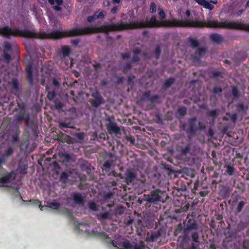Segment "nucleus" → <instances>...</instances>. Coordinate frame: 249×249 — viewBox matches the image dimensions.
<instances>
[{"mask_svg":"<svg viewBox=\"0 0 249 249\" xmlns=\"http://www.w3.org/2000/svg\"><path fill=\"white\" fill-rule=\"evenodd\" d=\"M110 241L112 246L117 249H133V246L130 244L127 240H124L123 241H121L119 240H110Z\"/></svg>","mask_w":249,"mask_h":249,"instance_id":"nucleus-11","label":"nucleus"},{"mask_svg":"<svg viewBox=\"0 0 249 249\" xmlns=\"http://www.w3.org/2000/svg\"><path fill=\"white\" fill-rule=\"evenodd\" d=\"M26 79L27 81L30 86H33L34 84V77L33 74L32 73H27L26 74Z\"/></svg>","mask_w":249,"mask_h":249,"instance_id":"nucleus-46","label":"nucleus"},{"mask_svg":"<svg viewBox=\"0 0 249 249\" xmlns=\"http://www.w3.org/2000/svg\"><path fill=\"white\" fill-rule=\"evenodd\" d=\"M224 168L226 169V172L228 175L232 176L235 174V169L234 167L230 165H225Z\"/></svg>","mask_w":249,"mask_h":249,"instance_id":"nucleus-34","label":"nucleus"},{"mask_svg":"<svg viewBox=\"0 0 249 249\" xmlns=\"http://www.w3.org/2000/svg\"><path fill=\"white\" fill-rule=\"evenodd\" d=\"M88 205L90 210L95 211H100L101 210H104V209L106 208V207L104 206V204L102 205H99L93 202H89Z\"/></svg>","mask_w":249,"mask_h":249,"instance_id":"nucleus-26","label":"nucleus"},{"mask_svg":"<svg viewBox=\"0 0 249 249\" xmlns=\"http://www.w3.org/2000/svg\"><path fill=\"white\" fill-rule=\"evenodd\" d=\"M128 24V22L121 21L116 23H112L97 27L90 26L76 28L68 31L67 36H74L87 35L92 33H102L106 35V38L107 42H111L113 41V38L108 35V32L131 30L130 29H125V24Z\"/></svg>","mask_w":249,"mask_h":249,"instance_id":"nucleus-3","label":"nucleus"},{"mask_svg":"<svg viewBox=\"0 0 249 249\" xmlns=\"http://www.w3.org/2000/svg\"><path fill=\"white\" fill-rule=\"evenodd\" d=\"M20 130L18 128L17 130H16V133L13 135L12 136V140L13 142H18L19 141V135L20 134Z\"/></svg>","mask_w":249,"mask_h":249,"instance_id":"nucleus-51","label":"nucleus"},{"mask_svg":"<svg viewBox=\"0 0 249 249\" xmlns=\"http://www.w3.org/2000/svg\"><path fill=\"white\" fill-rule=\"evenodd\" d=\"M125 175L126 182L128 185L132 184L137 178V173L133 169L127 170Z\"/></svg>","mask_w":249,"mask_h":249,"instance_id":"nucleus-17","label":"nucleus"},{"mask_svg":"<svg viewBox=\"0 0 249 249\" xmlns=\"http://www.w3.org/2000/svg\"><path fill=\"white\" fill-rule=\"evenodd\" d=\"M25 71L26 74L33 73V66L31 63H28L26 65Z\"/></svg>","mask_w":249,"mask_h":249,"instance_id":"nucleus-54","label":"nucleus"},{"mask_svg":"<svg viewBox=\"0 0 249 249\" xmlns=\"http://www.w3.org/2000/svg\"><path fill=\"white\" fill-rule=\"evenodd\" d=\"M198 127H197L198 130H204L206 129L205 124L202 122H200V121L198 122Z\"/></svg>","mask_w":249,"mask_h":249,"instance_id":"nucleus-62","label":"nucleus"},{"mask_svg":"<svg viewBox=\"0 0 249 249\" xmlns=\"http://www.w3.org/2000/svg\"><path fill=\"white\" fill-rule=\"evenodd\" d=\"M30 202H32V203L36 206H39L40 210H42V206L41 205V202L38 199H33L31 200Z\"/></svg>","mask_w":249,"mask_h":249,"instance_id":"nucleus-57","label":"nucleus"},{"mask_svg":"<svg viewBox=\"0 0 249 249\" xmlns=\"http://www.w3.org/2000/svg\"><path fill=\"white\" fill-rule=\"evenodd\" d=\"M69 176V174L67 172H63L61 173L60 175V180L64 182H66Z\"/></svg>","mask_w":249,"mask_h":249,"instance_id":"nucleus-52","label":"nucleus"},{"mask_svg":"<svg viewBox=\"0 0 249 249\" xmlns=\"http://www.w3.org/2000/svg\"><path fill=\"white\" fill-rule=\"evenodd\" d=\"M180 152L182 155H186L190 152V147L189 144H187L185 146H180Z\"/></svg>","mask_w":249,"mask_h":249,"instance_id":"nucleus-42","label":"nucleus"},{"mask_svg":"<svg viewBox=\"0 0 249 249\" xmlns=\"http://www.w3.org/2000/svg\"><path fill=\"white\" fill-rule=\"evenodd\" d=\"M60 206L61 205L59 203L56 202H52L49 204L48 207L50 208L53 210H58L60 208Z\"/></svg>","mask_w":249,"mask_h":249,"instance_id":"nucleus-47","label":"nucleus"},{"mask_svg":"<svg viewBox=\"0 0 249 249\" xmlns=\"http://www.w3.org/2000/svg\"><path fill=\"white\" fill-rule=\"evenodd\" d=\"M2 47L4 49L3 51L11 52L12 50L11 44L7 41H5L2 44Z\"/></svg>","mask_w":249,"mask_h":249,"instance_id":"nucleus-39","label":"nucleus"},{"mask_svg":"<svg viewBox=\"0 0 249 249\" xmlns=\"http://www.w3.org/2000/svg\"><path fill=\"white\" fill-rule=\"evenodd\" d=\"M1 61L4 62L9 64L12 60V56L11 54H9L8 52L2 51L1 54Z\"/></svg>","mask_w":249,"mask_h":249,"instance_id":"nucleus-27","label":"nucleus"},{"mask_svg":"<svg viewBox=\"0 0 249 249\" xmlns=\"http://www.w3.org/2000/svg\"><path fill=\"white\" fill-rule=\"evenodd\" d=\"M11 84L12 86L13 90L18 93H20L22 92V87L20 85L18 79L14 78L11 80Z\"/></svg>","mask_w":249,"mask_h":249,"instance_id":"nucleus-21","label":"nucleus"},{"mask_svg":"<svg viewBox=\"0 0 249 249\" xmlns=\"http://www.w3.org/2000/svg\"><path fill=\"white\" fill-rule=\"evenodd\" d=\"M56 96V94L54 91H50L47 93V98L50 101H53Z\"/></svg>","mask_w":249,"mask_h":249,"instance_id":"nucleus-53","label":"nucleus"},{"mask_svg":"<svg viewBox=\"0 0 249 249\" xmlns=\"http://www.w3.org/2000/svg\"><path fill=\"white\" fill-rule=\"evenodd\" d=\"M61 213L68 217H71L72 216L71 211L66 208H64L61 209Z\"/></svg>","mask_w":249,"mask_h":249,"instance_id":"nucleus-45","label":"nucleus"},{"mask_svg":"<svg viewBox=\"0 0 249 249\" xmlns=\"http://www.w3.org/2000/svg\"><path fill=\"white\" fill-rule=\"evenodd\" d=\"M56 139L62 142H67L68 143H72L73 139L70 136L59 131L56 136Z\"/></svg>","mask_w":249,"mask_h":249,"instance_id":"nucleus-18","label":"nucleus"},{"mask_svg":"<svg viewBox=\"0 0 249 249\" xmlns=\"http://www.w3.org/2000/svg\"><path fill=\"white\" fill-rule=\"evenodd\" d=\"M207 49L206 48L198 47L194 53L192 55L193 59L195 60H199L202 57L207 53Z\"/></svg>","mask_w":249,"mask_h":249,"instance_id":"nucleus-19","label":"nucleus"},{"mask_svg":"<svg viewBox=\"0 0 249 249\" xmlns=\"http://www.w3.org/2000/svg\"><path fill=\"white\" fill-rule=\"evenodd\" d=\"M161 53V49L160 46V45H156V48L152 53L153 56L155 57L156 59H159L160 58Z\"/></svg>","mask_w":249,"mask_h":249,"instance_id":"nucleus-29","label":"nucleus"},{"mask_svg":"<svg viewBox=\"0 0 249 249\" xmlns=\"http://www.w3.org/2000/svg\"><path fill=\"white\" fill-rule=\"evenodd\" d=\"M132 66L131 65V63L130 62H128L124 65L123 71L125 73L128 71L132 69Z\"/></svg>","mask_w":249,"mask_h":249,"instance_id":"nucleus-49","label":"nucleus"},{"mask_svg":"<svg viewBox=\"0 0 249 249\" xmlns=\"http://www.w3.org/2000/svg\"><path fill=\"white\" fill-rule=\"evenodd\" d=\"M90 96L91 98L89 99V102L92 107L97 108L105 103L104 98L97 89L91 90Z\"/></svg>","mask_w":249,"mask_h":249,"instance_id":"nucleus-6","label":"nucleus"},{"mask_svg":"<svg viewBox=\"0 0 249 249\" xmlns=\"http://www.w3.org/2000/svg\"><path fill=\"white\" fill-rule=\"evenodd\" d=\"M211 40L218 44H220L223 41V37L222 35L217 34L213 33L210 35Z\"/></svg>","mask_w":249,"mask_h":249,"instance_id":"nucleus-24","label":"nucleus"},{"mask_svg":"<svg viewBox=\"0 0 249 249\" xmlns=\"http://www.w3.org/2000/svg\"><path fill=\"white\" fill-rule=\"evenodd\" d=\"M236 111L238 113H245L249 108V103L239 102L234 105Z\"/></svg>","mask_w":249,"mask_h":249,"instance_id":"nucleus-20","label":"nucleus"},{"mask_svg":"<svg viewBox=\"0 0 249 249\" xmlns=\"http://www.w3.org/2000/svg\"><path fill=\"white\" fill-rule=\"evenodd\" d=\"M29 145V141L28 139L23 140L20 143V149L22 150H27Z\"/></svg>","mask_w":249,"mask_h":249,"instance_id":"nucleus-40","label":"nucleus"},{"mask_svg":"<svg viewBox=\"0 0 249 249\" xmlns=\"http://www.w3.org/2000/svg\"><path fill=\"white\" fill-rule=\"evenodd\" d=\"M59 127L60 129L64 131V132L68 133V130H65V129L67 128H72V126H71V123H66L63 122L59 123Z\"/></svg>","mask_w":249,"mask_h":249,"instance_id":"nucleus-30","label":"nucleus"},{"mask_svg":"<svg viewBox=\"0 0 249 249\" xmlns=\"http://www.w3.org/2000/svg\"><path fill=\"white\" fill-rule=\"evenodd\" d=\"M231 198L233 203H236L238 202L236 211L237 213H240L247 203L246 199L244 198H241V196L238 195H234V194L232 195Z\"/></svg>","mask_w":249,"mask_h":249,"instance_id":"nucleus-12","label":"nucleus"},{"mask_svg":"<svg viewBox=\"0 0 249 249\" xmlns=\"http://www.w3.org/2000/svg\"><path fill=\"white\" fill-rule=\"evenodd\" d=\"M166 231L162 228H160L157 231H152L151 233H148L145 240L147 242L157 241L165 237Z\"/></svg>","mask_w":249,"mask_h":249,"instance_id":"nucleus-7","label":"nucleus"},{"mask_svg":"<svg viewBox=\"0 0 249 249\" xmlns=\"http://www.w3.org/2000/svg\"><path fill=\"white\" fill-rule=\"evenodd\" d=\"M198 227L197 221L194 218H189L184 223L182 236L179 237L183 247L187 249H198L200 241L199 234L196 231Z\"/></svg>","mask_w":249,"mask_h":249,"instance_id":"nucleus-4","label":"nucleus"},{"mask_svg":"<svg viewBox=\"0 0 249 249\" xmlns=\"http://www.w3.org/2000/svg\"><path fill=\"white\" fill-rule=\"evenodd\" d=\"M61 52L60 54V57L61 62H64L66 66H68L69 62V60L66 57H69L71 53V48L67 45L61 46Z\"/></svg>","mask_w":249,"mask_h":249,"instance_id":"nucleus-13","label":"nucleus"},{"mask_svg":"<svg viewBox=\"0 0 249 249\" xmlns=\"http://www.w3.org/2000/svg\"><path fill=\"white\" fill-rule=\"evenodd\" d=\"M142 50L139 48H137L132 51L133 56L131 58V62L137 63L140 61L139 54H141Z\"/></svg>","mask_w":249,"mask_h":249,"instance_id":"nucleus-22","label":"nucleus"},{"mask_svg":"<svg viewBox=\"0 0 249 249\" xmlns=\"http://www.w3.org/2000/svg\"><path fill=\"white\" fill-rule=\"evenodd\" d=\"M26 118V115L25 114V111H20L18 114L15 115V120L18 122L20 123L22 120H24L25 121V119Z\"/></svg>","mask_w":249,"mask_h":249,"instance_id":"nucleus-28","label":"nucleus"},{"mask_svg":"<svg viewBox=\"0 0 249 249\" xmlns=\"http://www.w3.org/2000/svg\"><path fill=\"white\" fill-rule=\"evenodd\" d=\"M197 119L196 117H192L188 120L189 128L187 133L192 136H195L198 128L196 126Z\"/></svg>","mask_w":249,"mask_h":249,"instance_id":"nucleus-16","label":"nucleus"},{"mask_svg":"<svg viewBox=\"0 0 249 249\" xmlns=\"http://www.w3.org/2000/svg\"><path fill=\"white\" fill-rule=\"evenodd\" d=\"M0 35L4 37L9 39L11 36H20L28 38L37 39H59L68 36L67 31L63 32L56 30L50 33L42 32L36 33L35 30L30 31L28 29H12L8 26L0 28Z\"/></svg>","mask_w":249,"mask_h":249,"instance_id":"nucleus-2","label":"nucleus"},{"mask_svg":"<svg viewBox=\"0 0 249 249\" xmlns=\"http://www.w3.org/2000/svg\"><path fill=\"white\" fill-rule=\"evenodd\" d=\"M15 175L13 171L7 172L5 176L0 178V187H5L7 186L6 184L10 183L11 181L15 179Z\"/></svg>","mask_w":249,"mask_h":249,"instance_id":"nucleus-15","label":"nucleus"},{"mask_svg":"<svg viewBox=\"0 0 249 249\" xmlns=\"http://www.w3.org/2000/svg\"><path fill=\"white\" fill-rule=\"evenodd\" d=\"M55 108L58 110H62L63 107V104L62 103L59 101H55L54 104Z\"/></svg>","mask_w":249,"mask_h":249,"instance_id":"nucleus-59","label":"nucleus"},{"mask_svg":"<svg viewBox=\"0 0 249 249\" xmlns=\"http://www.w3.org/2000/svg\"><path fill=\"white\" fill-rule=\"evenodd\" d=\"M113 206V203H104V206L106 207V208L104 209V210H101L102 212L97 213L96 217L97 219L100 221H103L106 219H111L112 217V214L108 210H107V208L110 209Z\"/></svg>","mask_w":249,"mask_h":249,"instance_id":"nucleus-8","label":"nucleus"},{"mask_svg":"<svg viewBox=\"0 0 249 249\" xmlns=\"http://www.w3.org/2000/svg\"><path fill=\"white\" fill-rule=\"evenodd\" d=\"M207 114L208 116L212 117L213 119H214L217 117L218 115V113L216 109H212L209 111Z\"/></svg>","mask_w":249,"mask_h":249,"instance_id":"nucleus-48","label":"nucleus"},{"mask_svg":"<svg viewBox=\"0 0 249 249\" xmlns=\"http://www.w3.org/2000/svg\"><path fill=\"white\" fill-rule=\"evenodd\" d=\"M222 88L220 87H217V86L214 87L213 89V92L214 93H219L222 92Z\"/></svg>","mask_w":249,"mask_h":249,"instance_id":"nucleus-64","label":"nucleus"},{"mask_svg":"<svg viewBox=\"0 0 249 249\" xmlns=\"http://www.w3.org/2000/svg\"><path fill=\"white\" fill-rule=\"evenodd\" d=\"M157 6L156 4L154 2H152L150 4V12L151 13H154L156 11Z\"/></svg>","mask_w":249,"mask_h":249,"instance_id":"nucleus-61","label":"nucleus"},{"mask_svg":"<svg viewBox=\"0 0 249 249\" xmlns=\"http://www.w3.org/2000/svg\"><path fill=\"white\" fill-rule=\"evenodd\" d=\"M175 79L174 78H170L166 80L163 85V88L168 89L170 88L172 85L175 82Z\"/></svg>","mask_w":249,"mask_h":249,"instance_id":"nucleus-36","label":"nucleus"},{"mask_svg":"<svg viewBox=\"0 0 249 249\" xmlns=\"http://www.w3.org/2000/svg\"><path fill=\"white\" fill-rule=\"evenodd\" d=\"M107 129L109 134L116 135H121V131L117 124L111 120H109L108 123L106 124Z\"/></svg>","mask_w":249,"mask_h":249,"instance_id":"nucleus-14","label":"nucleus"},{"mask_svg":"<svg viewBox=\"0 0 249 249\" xmlns=\"http://www.w3.org/2000/svg\"><path fill=\"white\" fill-rule=\"evenodd\" d=\"M52 86L56 89H58L60 86V82L56 78H52L50 80Z\"/></svg>","mask_w":249,"mask_h":249,"instance_id":"nucleus-43","label":"nucleus"},{"mask_svg":"<svg viewBox=\"0 0 249 249\" xmlns=\"http://www.w3.org/2000/svg\"><path fill=\"white\" fill-rule=\"evenodd\" d=\"M188 41L190 44L191 47L193 49L197 48L199 47L200 43L196 39L189 37L188 38Z\"/></svg>","mask_w":249,"mask_h":249,"instance_id":"nucleus-31","label":"nucleus"},{"mask_svg":"<svg viewBox=\"0 0 249 249\" xmlns=\"http://www.w3.org/2000/svg\"><path fill=\"white\" fill-rule=\"evenodd\" d=\"M71 198H68L67 199V202L69 203L70 201L72 200L74 205H72L71 206H75L76 205L83 206L84 205V197L80 193H72L71 195Z\"/></svg>","mask_w":249,"mask_h":249,"instance_id":"nucleus-9","label":"nucleus"},{"mask_svg":"<svg viewBox=\"0 0 249 249\" xmlns=\"http://www.w3.org/2000/svg\"><path fill=\"white\" fill-rule=\"evenodd\" d=\"M26 127L31 130V133L34 137L38 136V125L33 120H31L29 115H26L25 119Z\"/></svg>","mask_w":249,"mask_h":249,"instance_id":"nucleus-10","label":"nucleus"},{"mask_svg":"<svg viewBox=\"0 0 249 249\" xmlns=\"http://www.w3.org/2000/svg\"><path fill=\"white\" fill-rule=\"evenodd\" d=\"M211 76L213 78H224V72L219 71H213L211 72Z\"/></svg>","mask_w":249,"mask_h":249,"instance_id":"nucleus-32","label":"nucleus"},{"mask_svg":"<svg viewBox=\"0 0 249 249\" xmlns=\"http://www.w3.org/2000/svg\"><path fill=\"white\" fill-rule=\"evenodd\" d=\"M176 188L185 192L187 190V187L185 182L180 179L177 180L174 185Z\"/></svg>","mask_w":249,"mask_h":249,"instance_id":"nucleus-25","label":"nucleus"},{"mask_svg":"<svg viewBox=\"0 0 249 249\" xmlns=\"http://www.w3.org/2000/svg\"><path fill=\"white\" fill-rule=\"evenodd\" d=\"M237 231H233L231 230L228 231L226 234V235L227 237L235 238L237 236Z\"/></svg>","mask_w":249,"mask_h":249,"instance_id":"nucleus-50","label":"nucleus"},{"mask_svg":"<svg viewBox=\"0 0 249 249\" xmlns=\"http://www.w3.org/2000/svg\"><path fill=\"white\" fill-rule=\"evenodd\" d=\"M97 19L104 18H105V14L103 12L96 11L94 13Z\"/></svg>","mask_w":249,"mask_h":249,"instance_id":"nucleus-60","label":"nucleus"},{"mask_svg":"<svg viewBox=\"0 0 249 249\" xmlns=\"http://www.w3.org/2000/svg\"><path fill=\"white\" fill-rule=\"evenodd\" d=\"M187 113V108L185 106H181L178 108L177 110V115H179L180 116H184Z\"/></svg>","mask_w":249,"mask_h":249,"instance_id":"nucleus-37","label":"nucleus"},{"mask_svg":"<svg viewBox=\"0 0 249 249\" xmlns=\"http://www.w3.org/2000/svg\"><path fill=\"white\" fill-rule=\"evenodd\" d=\"M14 153V150L12 147H8L7 148V149L5 151L4 153L3 154V155L1 156V158H3V159H7L11 155H12Z\"/></svg>","mask_w":249,"mask_h":249,"instance_id":"nucleus-33","label":"nucleus"},{"mask_svg":"<svg viewBox=\"0 0 249 249\" xmlns=\"http://www.w3.org/2000/svg\"><path fill=\"white\" fill-rule=\"evenodd\" d=\"M111 166H112V164L110 161H109V160L106 161L104 163V164L102 167L103 172H104L105 171H106V172H109L110 169H111Z\"/></svg>","mask_w":249,"mask_h":249,"instance_id":"nucleus-35","label":"nucleus"},{"mask_svg":"<svg viewBox=\"0 0 249 249\" xmlns=\"http://www.w3.org/2000/svg\"><path fill=\"white\" fill-rule=\"evenodd\" d=\"M158 10H159V18H160L161 20H162V19H163L165 18V12H164V10H163L162 8H159Z\"/></svg>","mask_w":249,"mask_h":249,"instance_id":"nucleus-58","label":"nucleus"},{"mask_svg":"<svg viewBox=\"0 0 249 249\" xmlns=\"http://www.w3.org/2000/svg\"><path fill=\"white\" fill-rule=\"evenodd\" d=\"M125 29H130L131 30L160 27L167 28H203L206 27L244 30L249 32V24L243 23L238 21L219 22L214 19L201 21L191 19L180 20L175 18L159 21L155 16H152L149 20H142L140 21L130 22L128 24H125Z\"/></svg>","mask_w":249,"mask_h":249,"instance_id":"nucleus-1","label":"nucleus"},{"mask_svg":"<svg viewBox=\"0 0 249 249\" xmlns=\"http://www.w3.org/2000/svg\"><path fill=\"white\" fill-rule=\"evenodd\" d=\"M125 211V208L122 206H117L114 210V214L117 216L123 214Z\"/></svg>","mask_w":249,"mask_h":249,"instance_id":"nucleus-38","label":"nucleus"},{"mask_svg":"<svg viewBox=\"0 0 249 249\" xmlns=\"http://www.w3.org/2000/svg\"><path fill=\"white\" fill-rule=\"evenodd\" d=\"M232 95L236 98H238L239 97L240 93H239L238 89L236 87H234L232 88Z\"/></svg>","mask_w":249,"mask_h":249,"instance_id":"nucleus-56","label":"nucleus"},{"mask_svg":"<svg viewBox=\"0 0 249 249\" xmlns=\"http://www.w3.org/2000/svg\"><path fill=\"white\" fill-rule=\"evenodd\" d=\"M144 96L149 101L154 103L155 102L156 100L158 98V96L153 95L150 96V93L149 92H146L144 93Z\"/></svg>","mask_w":249,"mask_h":249,"instance_id":"nucleus-41","label":"nucleus"},{"mask_svg":"<svg viewBox=\"0 0 249 249\" xmlns=\"http://www.w3.org/2000/svg\"><path fill=\"white\" fill-rule=\"evenodd\" d=\"M73 136L81 141L83 140L85 137V134L84 132L75 133Z\"/></svg>","mask_w":249,"mask_h":249,"instance_id":"nucleus-55","label":"nucleus"},{"mask_svg":"<svg viewBox=\"0 0 249 249\" xmlns=\"http://www.w3.org/2000/svg\"><path fill=\"white\" fill-rule=\"evenodd\" d=\"M169 197L165 191L159 189H154L148 195L144 194L141 200L147 208L155 207L157 210L160 208V203L165 202Z\"/></svg>","mask_w":249,"mask_h":249,"instance_id":"nucleus-5","label":"nucleus"},{"mask_svg":"<svg viewBox=\"0 0 249 249\" xmlns=\"http://www.w3.org/2000/svg\"><path fill=\"white\" fill-rule=\"evenodd\" d=\"M199 5L203 6L205 9L212 10L214 6L206 0H195Z\"/></svg>","mask_w":249,"mask_h":249,"instance_id":"nucleus-23","label":"nucleus"},{"mask_svg":"<svg viewBox=\"0 0 249 249\" xmlns=\"http://www.w3.org/2000/svg\"><path fill=\"white\" fill-rule=\"evenodd\" d=\"M182 192H183V191L178 189L174 186L173 187V191L172 193L174 196L180 197L183 195Z\"/></svg>","mask_w":249,"mask_h":249,"instance_id":"nucleus-44","label":"nucleus"},{"mask_svg":"<svg viewBox=\"0 0 249 249\" xmlns=\"http://www.w3.org/2000/svg\"><path fill=\"white\" fill-rule=\"evenodd\" d=\"M137 231H139V228H140V231L141 232H143V230H145V227L142 225V222L141 220H139L138 224Z\"/></svg>","mask_w":249,"mask_h":249,"instance_id":"nucleus-63","label":"nucleus"}]
</instances>
